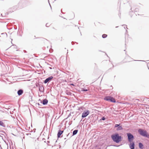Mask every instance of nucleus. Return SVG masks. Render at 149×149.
<instances>
[{
  "label": "nucleus",
  "instance_id": "12",
  "mask_svg": "<svg viewBox=\"0 0 149 149\" xmlns=\"http://www.w3.org/2000/svg\"><path fill=\"white\" fill-rule=\"evenodd\" d=\"M139 148L141 149H142L143 148V144L141 143H139Z\"/></svg>",
  "mask_w": 149,
  "mask_h": 149
},
{
  "label": "nucleus",
  "instance_id": "7",
  "mask_svg": "<svg viewBox=\"0 0 149 149\" xmlns=\"http://www.w3.org/2000/svg\"><path fill=\"white\" fill-rule=\"evenodd\" d=\"M53 78V77L52 76L46 79L44 83L45 84L47 83L49 81L51 80V79Z\"/></svg>",
  "mask_w": 149,
  "mask_h": 149
},
{
  "label": "nucleus",
  "instance_id": "5",
  "mask_svg": "<svg viewBox=\"0 0 149 149\" xmlns=\"http://www.w3.org/2000/svg\"><path fill=\"white\" fill-rule=\"evenodd\" d=\"M89 113V111L88 110L86 112H84L82 114V117L84 118L87 116Z\"/></svg>",
  "mask_w": 149,
  "mask_h": 149
},
{
  "label": "nucleus",
  "instance_id": "1",
  "mask_svg": "<svg viewBox=\"0 0 149 149\" xmlns=\"http://www.w3.org/2000/svg\"><path fill=\"white\" fill-rule=\"evenodd\" d=\"M111 138L113 141L118 143L121 141V137L118 133H116L111 135Z\"/></svg>",
  "mask_w": 149,
  "mask_h": 149
},
{
  "label": "nucleus",
  "instance_id": "13",
  "mask_svg": "<svg viewBox=\"0 0 149 149\" xmlns=\"http://www.w3.org/2000/svg\"><path fill=\"white\" fill-rule=\"evenodd\" d=\"M77 132H78V130H75L73 132V135H74L76 134L77 133Z\"/></svg>",
  "mask_w": 149,
  "mask_h": 149
},
{
  "label": "nucleus",
  "instance_id": "16",
  "mask_svg": "<svg viewBox=\"0 0 149 149\" xmlns=\"http://www.w3.org/2000/svg\"><path fill=\"white\" fill-rule=\"evenodd\" d=\"M0 125L2 126H3V123L1 120H0Z\"/></svg>",
  "mask_w": 149,
  "mask_h": 149
},
{
  "label": "nucleus",
  "instance_id": "14",
  "mask_svg": "<svg viewBox=\"0 0 149 149\" xmlns=\"http://www.w3.org/2000/svg\"><path fill=\"white\" fill-rule=\"evenodd\" d=\"M123 129V128L121 126H119L117 129V130H121Z\"/></svg>",
  "mask_w": 149,
  "mask_h": 149
},
{
  "label": "nucleus",
  "instance_id": "6",
  "mask_svg": "<svg viewBox=\"0 0 149 149\" xmlns=\"http://www.w3.org/2000/svg\"><path fill=\"white\" fill-rule=\"evenodd\" d=\"M129 146L131 149H134V142H131L129 145Z\"/></svg>",
  "mask_w": 149,
  "mask_h": 149
},
{
  "label": "nucleus",
  "instance_id": "15",
  "mask_svg": "<svg viewBox=\"0 0 149 149\" xmlns=\"http://www.w3.org/2000/svg\"><path fill=\"white\" fill-rule=\"evenodd\" d=\"M107 34H103L102 35V37L103 38H106L107 37Z\"/></svg>",
  "mask_w": 149,
  "mask_h": 149
},
{
  "label": "nucleus",
  "instance_id": "20",
  "mask_svg": "<svg viewBox=\"0 0 149 149\" xmlns=\"http://www.w3.org/2000/svg\"><path fill=\"white\" fill-rule=\"evenodd\" d=\"M70 85H72V86H74V85L73 84H71Z\"/></svg>",
  "mask_w": 149,
  "mask_h": 149
},
{
  "label": "nucleus",
  "instance_id": "8",
  "mask_svg": "<svg viewBox=\"0 0 149 149\" xmlns=\"http://www.w3.org/2000/svg\"><path fill=\"white\" fill-rule=\"evenodd\" d=\"M63 132V131H61V130H59L57 134V136L58 138L60 137V136L62 134Z\"/></svg>",
  "mask_w": 149,
  "mask_h": 149
},
{
  "label": "nucleus",
  "instance_id": "9",
  "mask_svg": "<svg viewBox=\"0 0 149 149\" xmlns=\"http://www.w3.org/2000/svg\"><path fill=\"white\" fill-rule=\"evenodd\" d=\"M23 93V91L22 90H19L17 92L18 94L19 95H22Z\"/></svg>",
  "mask_w": 149,
  "mask_h": 149
},
{
  "label": "nucleus",
  "instance_id": "17",
  "mask_svg": "<svg viewBox=\"0 0 149 149\" xmlns=\"http://www.w3.org/2000/svg\"><path fill=\"white\" fill-rule=\"evenodd\" d=\"M88 91V90L86 89H84V88H82L81 90V91Z\"/></svg>",
  "mask_w": 149,
  "mask_h": 149
},
{
  "label": "nucleus",
  "instance_id": "4",
  "mask_svg": "<svg viewBox=\"0 0 149 149\" xmlns=\"http://www.w3.org/2000/svg\"><path fill=\"white\" fill-rule=\"evenodd\" d=\"M128 140L129 142H131L134 139V136L131 134L130 133H127Z\"/></svg>",
  "mask_w": 149,
  "mask_h": 149
},
{
  "label": "nucleus",
  "instance_id": "10",
  "mask_svg": "<svg viewBox=\"0 0 149 149\" xmlns=\"http://www.w3.org/2000/svg\"><path fill=\"white\" fill-rule=\"evenodd\" d=\"M47 102H48V100L47 99H45L43 100L42 104L44 105H45V104H47Z\"/></svg>",
  "mask_w": 149,
  "mask_h": 149
},
{
  "label": "nucleus",
  "instance_id": "3",
  "mask_svg": "<svg viewBox=\"0 0 149 149\" xmlns=\"http://www.w3.org/2000/svg\"><path fill=\"white\" fill-rule=\"evenodd\" d=\"M138 132L142 136L146 137L147 136V133L145 130L140 129L139 130Z\"/></svg>",
  "mask_w": 149,
  "mask_h": 149
},
{
  "label": "nucleus",
  "instance_id": "19",
  "mask_svg": "<svg viewBox=\"0 0 149 149\" xmlns=\"http://www.w3.org/2000/svg\"><path fill=\"white\" fill-rule=\"evenodd\" d=\"M105 118L104 117H103V118H102V119L103 120H105Z\"/></svg>",
  "mask_w": 149,
  "mask_h": 149
},
{
  "label": "nucleus",
  "instance_id": "11",
  "mask_svg": "<svg viewBox=\"0 0 149 149\" xmlns=\"http://www.w3.org/2000/svg\"><path fill=\"white\" fill-rule=\"evenodd\" d=\"M39 90L40 92H42L43 89V87L42 86H39Z\"/></svg>",
  "mask_w": 149,
  "mask_h": 149
},
{
  "label": "nucleus",
  "instance_id": "2",
  "mask_svg": "<svg viewBox=\"0 0 149 149\" xmlns=\"http://www.w3.org/2000/svg\"><path fill=\"white\" fill-rule=\"evenodd\" d=\"M104 100L114 103L116 102L115 99L114 98L110 96H108L105 97L104 98Z\"/></svg>",
  "mask_w": 149,
  "mask_h": 149
},
{
  "label": "nucleus",
  "instance_id": "18",
  "mask_svg": "<svg viewBox=\"0 0 149 149\" xmlns=\"http://www.w3.org/2000/svg\"><path fill=\"white\" fill-rule=\"evenodd\" d=\"M119 125H120L119 124H116L115 125V127H118V126H119Z\"/></svg>",
  "mask_w": 149,
  "mask_h": 149
}]
</instances>
